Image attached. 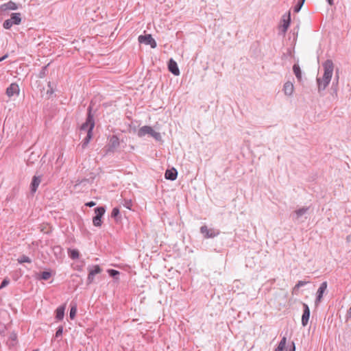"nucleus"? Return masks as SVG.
Listing matches in <instances>:
<instances>
[{"mask_svg": "<svg viewBox=\"0 0 351 351\" xmlns=\"http://www.w3.org/2000/svg\"><path fill=\"white\" fill-rule=\"evenodd\" d=\"M120 212L119 209L117 207L114 208L111 213V217L112 218L117 219V217L119 216Z\"/></svg>", "mask_w": 351, "mask_h": 351, "instance_id": "f704fd0d", "label": "nucleus"}, {"mask_svg": "<svg viewBox=\"0 0 351 351\" xmlns=\"http://www.w3.org/2000/svg\"><path fill=\"white\" fill-rule=\"evenodd\" d=\"M108 272L110 276H111L114 278H117L120 274L119 271L115 270V269H109L108 271Z\"/></svg>", "mask_w": 351, "mask_h": 351, "instance_id": "2f4dec72", "label": "nucleus"}, {"mask_svg": "<svg viewBox=\"0 0 351 351\" xmlns=\"http://www.w3.org/2000/svg\"><path fill=\"white\" fill-rule=\"evenodd\" d=\"M32 351H39V350L38 349H36V350H34Z\"/></svg>", "mask_w": 351, "mask_h": 351, "instance_id": "de8ad7c7", "label": "nucleus"}, {"mask_svg": "<svg viewBox=\"0 0 351 351\" xmlns=\"http://www.w3.org/2000/svg\"><path fill=\"white\" fill-rule=\"evenodd\" d=\"M287 351H295V346L294 342H291V346L288 348Z\"/></svg>", "mask_w": 351, "mask_h": 351, "instance_id": "ea45409f", "label": "nucleus"}, {"mask_svg": "<svg viewBox=\"0 0 351 351\" xmlns=\"http://www.w3.org/2000/svg\"><path fill=\"white\" fill-rule=\"evenodd\" d=\"M92 135H93V132H87L86 137L84 138V139L82 142V149H85L86 147V146L89 143V142H90V139L92 138Z\"/></svg>", "mask_w": 351, "mask_h": 351, "instance_id": "4be33fe9", "label": "nucleus"}, {"mask_svg": "<svg viewBox=\"0 0 351 351\" xmlns=\"http://www.w3.org/2000/svg\"><path fill=\"white\" fill-rule=\"evenodd\" d=\"M310 317V309L308 306L303 303V314L302 316V324L303 326H306L308 322Z\"/></svg>", "mask_w": 351, "mask_h": 351, "instance_id": "f8f14e48", "label": "nucleus"}, {"mask_svg": "<svg viewBox=\"0 0 351 351\" xmlns=\"http://www.w3.org/2000/svg\"><path fill=\"white\" fill-rule=\"evenodd\" d=\"M65 308H66V305L64 304V305L60 306L56 310V318L58 320H62L64 318Z\"/></svg>", "mask_w": 351, "mask_h": 351, "instance_id": "6ab92c4d", "label": "nucleus"}, {"mask_svg": "<svg viewBox=\"0 0 351 351\" xmlns=\"http://www.w3.org/2000/svg\"><path fill=\"white\" fill-rule=\"evenodd\" d=\"M106 212L105 208L99 206L95 208V216L93 217V223L95 226L100 227L102 223L101 218Z\"/></svg>", "mask_w": 351, "mask_h": 351, "instance_id": "20e7f679", "label": "nucleus"}, {"mask_svg": "<svg viewBox=\"0 0 351 351\" xmlns=\"http://www.w3.org/2000/svg\"><path fill=\"white\" fill-rule=\"evenodd\" d=\"M286 343H287V337H283L281 339V340L276 348L280 351H284L285 346H286Z\"/></svg>", "mask_w": 351, "mask_h": 351, "instance_id": "a878e982", "label": "nucleus"}, {"mask_svg": "<svg viewBox=\"0 0 351 351\" xmlns=\"http://www.w3.org/2000/svg\"><path fill=\"white\" fill-rule=\"evenodd\" d=\"M14 25H19L21 23V13H12L10 19Z\"/></svg>", "mask_w": 351, "mask_h": 351, "instance_id": "aec40b11", "label": "nucleus"}, {"mask_svg": "<svg viewBox=\"0 0 351 351\" xmlns=\"http://www.w3.org/2000/svg\"><path fill=\"white\" fill-rule=\"evenodd\" d=\"M329 5H332L334 4V0H327Z\"/></svg>", "mask_w": 351, "mask_h": 351, "instance_id": "a18cd8bd", "label": "nucleus"}, {"mask_svg": "<svg viewBox=\"0 0 351 351\" xmlns=\"http://www.w3.org/2000/svg\"><path fill=\"white\" fill-rule=\"evenodd\" d=\"M68 254L69 257L73 260L78 258L80 256V252L76 249H69Z\"/></svg>", "mask_w": 351, "mask_h": 351, "instance_id": "b1692460", "label": "nucleus"}, {"mask_svg": "<svg viewBox=\"0 0 351 351\" xmlns=\"http://www.w3.org/2000/svg\"><path fill=\"white\" fill-rule=\"evenodd\" d=\"M336 80H337V82H338V79H339V75L337 74V72L336 73Z\"/></svg>", "mask_w": 351, "mask_h": 351, "instance_id": "49530a36", "label": "nucleus"}, {"mask_svg": "<svg viewBox=\"0 0 351 351\" xmlns=\"http://www.w3.org/2000/svg\"><path fill=\"white\" fill-rule=\"evenodd\" d=\"M77 313V306L76 304H71L70 313H69V317L71 319H73L75 317Z\"/></svg>", "mask_w": 351, "mask_h": 351, "instance_id": "cd10ccee", "label": "nucleus"}, {"mask_svg": "<svg viewBox=\"0 0 351 351\" xmlns=\"http://www.w3.org/2000/svg\"><path fill=\"white\" fill-rule=\"evenodd\" d=\"M200 232L204 235V238H214L219 234V230L214 228H208L206 226H202L200 228Z\"/></svg>", "mask_w": 351, "mask_h": 351, "instance_id": "423d86ee", "label": "nucleus"}, {"mask_svg": "<svg viewBox=\"0 0 351 351\" xmlns=\"http://www.w3.org/2000/svg\"><path fill=\"white\" fill-rule=\"evenodd\" d=\"M322 66L324 71L323 77L322 78L317 77L319 93H321L322 90H324L328 86L331 80L334 70V64L331 60H326L323 63Z\"/></svg>", "mask_w": 351, "mask_h": 351, "instance_id": "f257e3e1", "label": "nucleus"}, {"mask_svg": "<svg viewBox=\"0 0 351 351\" xmlns=\"http://www.w3.org/2000/svg\"><path fill=\"white\" fill-rule=\"evenodd\" d=\"M95 127V121L92 114V106L90 105L88 108V113L86 121L81 125L80 130L86 132H93Z\"/></svg>", "mask_w": 351, "mask_h": 351, "instance_id": "f03ea898", "label": "nucleus"}, {"mask_svg": "<svg viewBox=\"0 0 351 351\" xmlns=\"http://www.w3.org/2000/svg\"><path fill=\"white\" fill-rule=\"evenodd\" d=\"M19 87L17 84L12 83L6 89V94L9 97L14 95H19Z\"/></svg>", "mask_w": 351, "mask_h": 351, "instance_id": "ddd939ff", "label": "nucleus"}, {"mask_svg": "<svg viewBox=\"0 0 351 351\" xmlns=\"http://www.w3.org/2000/svg\"><path fill=\"white\" fill-rule=\"evenodd\" d=\"M138 40L140 43L150 45L153 49L156 48L157 46L156 40L152 38L151 34L141 35L138 36Z\"/></svg>", "mask_w": 351, "mask_h": 351, "instance_id": "0eeeda50", "label": "nucleus"}, {"mask_svg": "<svg viewBox=\"0 0 351 351\" xmlns=\"http://www.w3.org/2000/svg\"><path fill=\"white\" fill-rule=\"evenodd\" d=\"M63 332V326H60L57 328V330L55 334V337L58 338L62 336Z\"/></svg>", "mask_w": 351, "mask_h": 351, "instance_id": "c9c22d12", "label": "nucleus"}, {"mask_svg": "<svg viewBox=\"0 0 351 351\" xmlns=\"http://www.w3.org/2000/svg\"><path fill=\"white\" fill-rule=\"evenodd\" d=\"M96 204V203L95 202H93V201H90V202H88L87 203H86V206H88V207H93Z\"/></svg>", "mask_w": 351, "mask_h": 351, "instance_id": "a19ab883", "label": "nucleus"}, {"mask_svg": "<svg viewBox=\"0 0 351 351\" xmlns=\"http://www.w3.org/2000/svg\"><path fill=\"white\" fill-rule=\"evenodd\" d=\"M8 57V54H5V55L3 56L1 58H0V62L5 60Z\"/></svg>", "mask_w": 351, "mask_h": 351, "instance_id": "c03bdc74", "label": "nucleus"}, {"mask_svg": "<svg viewBox=\"0 0 351 351\" xmlns=\"http://www.w3.org/2000/svg\"><path fill=\"white\" fill-rule=\"evenodd\" d=\"M92 135H93V132H87L86 137L84 138V139L82 142V149H85L86 147V146L89 143V142H90V139L92 138Z\"/></svg>", "mask_w": 351, "mask_h": 351, "instance_id": "5701e85b", "label": "nucleus"}, {"mask_svg": "<svg viewBox=\"0 0 351 351\" xmlns=\"http://www.w3.org/2000/svg\"><path fill=\"white\" fill-rule=\"evenodd\" d=\"M18 262L19 263H32V260L25 255H22L18 258Z\"/></svg>", "mask_w": 351, "mask_h": 351, "instance_id": "c85d7f7f", "label": "nucleus"}, {"mask_svg": "<svg viewBox=\"0 0 351 351\" xmlns=\"http://www.w3.org/2000/svg\"><path fill=\"white\" fill-rule=\"evenodd\" d=\"M17 9V5L12 1L3 3L0 6V12H1L2 14H5L6 13H8L9 10H16Z\"/></svg>", "mask_w": 351, "mask_h": 351, "instance_id": "6e6552de", "label": "nucleus"}, {"mask_svg": "<svg viewBox=\"0 0 351 351\" xmlns=\"http://www.w3.org/2000/svg\"><path fill=\"white\" fill-rule=\"evenodd\" d=\"M86 182H89V179H87V178H84L81 180H77V183H76V185H79V184H83V183H86Z\"/></svg>", "mask_w": 351, "mask_h": 351, "instance_id": "58836bf2", "label": "nucleus"}, {"mask_svg": "<svg viewBox=\"0 0 351 351\" xmlns=\"http://www.w3.org/2000/svg\"><path fill=\"white\" fill-rule=\"evenodd\" d=\"M123 206H124L125 208H128V209L131 210V208H132V201H131V200H127V199H125V203H124Z\"/></svg>", "mask_w": 351, "mask_h": 351, "instance_id": "4c0bfd02", "label": "nucleus"}, {"mask_svg": "<svg viewBox=\"0 0 351 351\" xmlns=\"http://www.w3.org/2000/svg\"><path fill=\"white\" fill-rule=\"evenodd\" d=\"M13 25H14V24L9 19L5 20L3 22V28H5L6 29H10Z\"/></svg>", "mask_w": 351, "mask_h": 351, "instance_id": "7c9ffc66", "label": "nucleus"}, {"mask_svg": "<svg viewBox=\"0 0 351 351\" xmlns=\"http://www.w3.org/2000/svg\"><path fill=\"white\" fill-rule=\"evenodd\" d=\"M119 144L120 142L119 138L115 135H112L110 138L109 142L106 147V153L108 154L109 152H114L115 149L119 146Z\"/></svg>", "mask_w": 351, "mask_h": 351, "instance_id": "39448f33", "label": "nucleus"}, {"mask_svg": "<svg viewBox=\"0 0 351 351\" xmlns=\"http://www.w3.org/2000/svg\"><path fill=\"white\" fill-rule=\"evenodd\" d=\"M101 272V269L99 265H95L93 269L89 270V273L87 278V284H91L93 282L94 277L96 274Z\"/></svg>", "mask_w": 351, "mask_h": 351, "instance_id": "9d476101", "label": "nucleus"}, {"mask_svg": "<svg viewBox=\"0 0 351 351\" xmlns=\"http://www.w3.org/2000/svg\"><path fill=\"white\" fill-rule=\"evenodd\" d=\"M304 3L303 1H298L297 4L295 5L293 10L295 12H298L301 10Z\"/></svg>", "mask_w": 351, "mask_h": 351, "instance_id": "473e14b6", "label": "nucleus"}, {"mask_svg": "<svg viewBox=\"0 0 351 351\" xmlns=\"http://www.w3.org/2000/svg\"><path fill=\"white\" fill-rule=\"evenodd\" d=\"M327 289V282H323L317 291V296H316V299H315V305L317 306L322 301V298H323V295L324 293V292L326 291Z\"/></svg>", "mask_w": 351, "mask_h": 351, "instance_id": "1a4fd4ad", "label": "nucleus"}, {"mask_svg": "<svg viewBox=\"0 0 351 351\" xmlns=\"http://www.w3.org/2000/svg\"><path fill=\"white\" fill-rule=\"evenodd\" d=\"M346 241H347L348 243H351V234L347 236V237H346Z\"/></svg>", "mask_w": 351, "mask_h": 351, "instance_id": "37998d69", "label": "nucleus"}, {"mask_svg": "<svg viewBox=\"0 0 351 351\" xmlns=\"http://www.w3.org/2000/svg\"><path fill=\"white\" fill-rule=\"evenodd\" d=\"M308 210V207H302L298 210H296L291 215L293 219L296 221L298 220L302 216H303Z\"/></svg>", "mask_w": 351, "mask_h": 351, "instance_id": "f3484780", "label": "nucleus"}, {"mask_svg": "<svg viewBox=\"0 0 351 351\" xmlns=\"http://www.w3.org/2000/svg\"><path fill=\"white\" fill-rule=\"evenodd\" d=\"M10 283V280L8 278H5L3 280L1 283L0 289L5 287Z\"/></svg>", "mask_w": 351, "mask_h": 351, "instance_id": "e433bc0d", "label": "nucleus"}, {"mask_svg": "<svg viewBox=\"0 0 351 351\" xmlns=\"http://www.w3.org/2000/svg\"><path fill=\"white\" fill-rule=\"evenodd\" d=\"M51 273L50 271H44L39 274L38 279L47 280L51 278Z\"/></svg>", "mask_w": 351, "mask_h": 351, "instance_id": "393cba45", "label": "nucleus"}, {"mask_svg": "<svg viewBox=\"0 0 351 351\" xmlns=\"http://www.w3.org/2000/svg\"><path fill=\"white\" fill-rule=\"evenodd\" d=\"M308 282L307 281H303V280H299L298 282V283L295 285L294 288H293V290H296V289H300L301 287H303L305 285H306Z\"/></svg>", "mask_w": 351, "mask_h": 351, "instance_id": "72a5a7b5", "label": "nucleus"}, {"mask_svg": "<svg viewBox=\"0 0 351 351\" xmlns=\"http://www.w3.org/2000/svg\"><path fill=\"white\" fill-rule=\"evenodd\" d=\"M178 171L175 168L167 169L165 173V178L167 180L173 181L177 178Z\"/></svg>", "mask_w": 351, "mask_h": 351, "instance_id": "dca6fc26", "label": "nucleus"}, {"mask_svg": "<svg viewBox=\"0 0 351 351\" xmlns=\"http://www.w3.org/2000/svg\"><path fill=\"white\" fill-rule=\"evenodd\" d=\"M146 134L152 136L157 141H160L161 139L160 134L154 130L151 126L145 125L139 128L138 131V136L139 137L145 136Z\"/></svg>", "mask_w": 351, "mask_h": 351, "instance_id": "7ed1b4c3", "label": "nucleus"}, {"mask_svg": "<svg viewBox=\"0 0 351 351\" xmlns=\"http://www.w3.org/2000/svg\"><path fill=\"white\" fill-rule=\"evenodd\" d=\"M168 69L175 75H180V70L178 69V64L176 61H174L172 58L169 60L168 62Z\"/></svg>", "mask_w": 351, "mask_h": 351, "instance_id": "2eb2a0df", "label": "nucleus"}, {"mask_svg": "<svg viewBox=\"0 0 351 351\" xmlns=\"http://www.w3.org/2000/svg\"><path fill=\"white\" fill-rule=\"evenodd\" d=\"M49 65V64L45 65L42 68L41 71H40L38 75L39 78H44L47 75Z\"/></svg>", "mask_w": 351, "mask_h": 351, "instance_id": "bb28decb", "label": "nucleus"}, {"mask_svg": "<svg viewBox=\"0 0 351 351\" xmlns=\"http://www.w3.org/2000/svg\"><path fill=\"white\" fill-rule=\"evenodd\" d=\"M294 87L293 84L291 82H287L284 84L283 90L286 95H291L293 93Z\"/></svg>", "mask_w": 351, "mask_h": 351, "instance_id": "a211bd4d", "label": "nucleus"}, {"mask_svg": "<svg viewBox=\"0 0 351 351\" xmlns=\"http://www.w3.org/2000/svg\"><path fill=\"white\" fill-rule=\"evenodd\" d=\"M41 182V177L40 176H34L32 178L31 184H30V190L31 193L34 194L37 191V189L40 184Z\"/></svg>", "mask_w": 351, "mask_h": 351, "instance_id": "4468645a", "label": "nucleus"}, {"mask_svg": "<svg viewBox=\"0 0 351 351\" xmlns=\"http://www.w3.org/2000/svg\"><path fill=\"white\" fill-rule=\"evenodd\" d=\"M293 71L299 82L302 80V71L299 64H294L293 66Z\"/></svg>", "mask_w": 351, "mask_h": 351, "instance_id": "412c9836", "label": "nucleus"}, {"mask_svg": "<svg viewBox=\"0 0 351 351\" xmlns=\"http://www.w3.org/2000/svg\"><path fill=\"white\" fill-rule=\"evenodd\" d=\"M282 25L281 26V30L283 34H285L291 23V14L289 12L287 14L282 16Z\"/></svg>", "mask_w": 351, "mask_h": 351, "instance_id": "9b49d317", "label": "nucleus"}, {"mask_svg": "<svg viewBox=\"0 0 351 351\" xmlns=\"http://www.w3.org/2000/svg\"><path fill=\"white\" fill-rule=\"evenodd\" d=\"M346 317L347 318L351 317V307L348 310Z\"/></svg>", "mask_w": 351, "mask_h": 351, "instance_id": "79ce46f5", "label": "nucleus"}, {"mask_svg": "<svg viewBox=\"0 0 351 351\" xmlns=\"http://www.w3.org/2000/svg\"><path fill=\"white\" fill-rule=\"evenodd\" d=\"M47 86L49 88L47 90L46 94L47 95V98L49 99L51 97V95H53V93H54V90H53V86H51V82H48Z\"/></svg>", "mask_w": 351, "mask_h": 351, "instance_id": "c756f323", "label": "nucleus"}]
</instances>
